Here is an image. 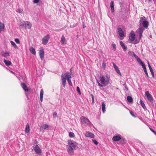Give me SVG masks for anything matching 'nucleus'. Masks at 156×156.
<instances>
[{"mask_svg": "<svg viewBox=\"0 0 156 156\" xmlns=\"http://www.w3.org/2000/svg\"><path fill=\"white\" fill-rule=\"evenodd\" d=\"M78 143L72 140L68 141V145H67V149L68 154L70 155L74 154V150H78L79 149L78 146Z\"/></svg>", "mask_w": 156, "mask_h": 156, "instance_id": "1", "label": "nucleus"}, {"mask_svg": "<svg viewBox=\"0 0 156 156\" xmlns=\"http://www.w3.org/2000/svg\"><path fill=\"white\" fill-rule=\"evenodd\" d=\"M61 77L62 78V84L64 87H65L66 86V78H67V80L69 85L71 86H72V83L70 79L71 75V73L69 72L68 71L65 74L63 73L61 75Z\"/></svg>", "mask_w": 156, "mask_h": 156, "instance_id": "2", "label": "nucleus"}, {"mask_svg": "<svg viewBox=\"0 0 156 156\" xmlns=\"http://www.w3.org/2000/svg\"><path fill=\"white\" fill-rule=\"evenodd\" d=\"M100 77L101 83L102 84H101L98 80H97V82L99 87H102L106 86L109 84L110 78L107 75L105 76L104 75H101Z\"/></svg>", "mask_w": 156, "mask_h": 156, "instance_id": "3", "label": "nucleus"}, {"mask_svg": "<svg viewBox=\"0 0 156 156\" xmlns=\"http://www.w3.org/2000/svg\"><path fill=\"white\" fill-rule=\"evenodd\" d=\"M19 27L22 29L25 28V29H30L31 27V25L29 21H23L20 23Z\"/></svg>", "mask_w": 156, "mask_h": 156, "instance_id": "4", "label": "nucleus"}, {"mask_svg": "<svg viewBox=\"0 0 156 156\" xmlns=\"http://www.w3.org/2000/svg\"><path fill=\"white\" fill-rule=\"evenodd\" d=\"M80 119L81 121L83 124H85L87 125H89L91 122L87 118L83 116H82Z\"/></svg>", "mask_w": 156, "mask_h": 156, "instance_id": "5", "label": "nucleus"}, {"mask_svg": "<svg viewBox=\"0 0 156 156\" xmlns=\"http://www.w3.org/2000/svg\"><path fill=\"white\" fill-rule=\"evenodd\" d=\"M33 147L36 154H41L42 152L41 151L37 145L36 144L34 146H33Z\"/></svg>", "mask_w": 156, "mask_h": 156, "instance_id": "6", "label": "nucleus"}, {"mask_svg": "<svg viewBox=\"0 0 156 156\" xmlns=\"http://www.w3.org/2000/svg\"><path fill=\"white\" fill-rule=\"evenodd\" d=\"M145 95L149 101L151 103L153 102V98L151 95L150 94L149 92L148 91H147L145 92Z\"/></svg>", "mask_w": 156, "mask_h": 156, "instance_id": "7", "label": "nucleus"}, {"mask_svg": "<svg viewBox=\"0 0 156 156\" xmlns=\"http://www.w3.org/2000/svg\"><path fill=\"white\" fill-rule=\"evenodd\" d=\"M49 38V35L48 34H47L42 39V44L44 45H46L48 42Z\"/></svg>", "mask_w": 156, "mask_h": 156, "instance_id": "8", "label": "nucleus"}, {"mask_svg": "<svg viewBox=\"0 0 156 156\" xmlns=\"http://www.w3.org/2000/svg\"><path fill=\"white\" fill-rule=\"evenodd\" d=\"M144 29L141 27H139L137 30V32L139 34V40H140L142 37V35L143 33L144 32Z\"/></svg>", "mask_w": 156, "mask_h": 156, "instance_id": "9", "label": "nucleus"}, {"mask_svg": "<svg viewBox=\"0 0 156 156\" xmlns=\"http://www.w3.org/2000/svg\"><path fill=\"white\" fill-rule=\"evenodd\" d=\"M39 54L41 59V60H43L44 59V51L43 48H42L41 50H39Z\"/></svg>", "mask_w": 156, "mask_h": 156, "instance_id": "10", "label": "nucleus"}, {"mask_svg": "<svg viewBox=\"0 0 156 156\" xmlns=\"http://www.w3.org/2000/svg\"><path fill=\"white\" fill-rule=\"evenodd\" d=\"M85 135L87 137H90L91 138H94V135L92 133L89 131H86L85 133Z\"/></svg>", "mask_w": 156, "mask_h": 156, "instance_id": "11", "label": "nucleus"}, {"mask_svg": "<svg viewBox=\"0 0 156 156\" xmlns=\"http://www.w3.org/2000/svg\"><path fill=\"white\" fill-rule=\"evenodd\" d=\"M145 21H146V20L145 17L143 16V17H141L139 21L140 26L141 27L142 25L144 24Z\"/></svg>", "mask_w": 156, "mask_h": 156, "instance_id": "12", "label": "nucleus"}, {"mask_svg": "<svg viewBox=\"0 0 156 156\" xmlns=\"http://www.w3.org/2000/svg\"><path fill=\"white\" fill-rule=\"evenodd\" d=\"M118 31L119 33V36L122 37H124V33L123 32V31L122 29L121 28H118Z\"/></svg>", "mask_w": 156, "mask_h": 156, "instance_id": "13", "label": "nucleus"}, {"mask_svg": "<svg viewBox=\"0 0 156 156\" xmlns=\"http://www.w3.org/2000/svg\"><path fill=\"white\" fill-rule=\"evenodd\" d=\"M1 55L3 57H5L6 58H7V57H9L10 56L9 52H5L4 51H2L1 53Z\"/></svg>", "mask_w": 156, "mask_h": 156, "instance_id": "14", "label": "nucleus"}, {"mask_svg": "<svg viewBox=\"0 0 156 156\" xmlns=\"http://www.w3.org/2000/svg\"><path fill=\"white\" fill-rule=\"evenodd\" d=\"M113 64L116 72L120 75L121 76V74L118 66H116L114 63H113Z\"/></svg>", "mask_w": 156, "mask_h": 156, "instance_id": "15", "label": "nucleus"}, {"mask_svg": "<svg viewBox=\"0 0 156 156\" xmlns=\"http://www.w3.org/2000/svg\"><path fill=\"white\" fill-rule=\"evenodd\" d=\"M121 139V137L119 135L114 136L112 138V140L114 141H118L120 140Z\"/></svg>", "mask_w": 156, "mask_h": 156, "instance_id": "16", "label": "nucleus"}, {"mask_svg": "<svg viewBox=\"0 0 156 156\" xmlns=\"http://www.w3.org/2000/svg\"><path fill=\"white\" fill-rule=\"evenodd\" d=\"M21 86L23 90L27 92L28 91V89L27 88V86L26 84L23 83H21Z\"/></svg>", "mask_w": 156, "mask_h": 156, "instance_id": "17", "label": "nucleus"}, {"mask_svg": "<svg viewBox=\"0 0 156 156\" xmlns=\"http://www.w3.org/2000/svg\"><path fill=\"white\" fill-rule=\"evenodd\" d=\"M129 38L131 41H133L135 39V35L134 33H131L130 36H129Z\"/></svg>", "mask_w": 156, "mask_h": 156, "instance_id": "18", "label": "nucleus"}, {"mask_svg": "<svg viewBox=\"0 0 156 156\" xmlns=\"http://www.w3.org/2000/svg\"><path fill=\"white\" fill-rule=\"evenodd\" d=\"M120 45L122 47L124 51H126L127 49V46H125V45L124 44L122 41H120Z\"/></svg>", "mask_w": 156, "mask_h": 156, "instance_id": "19", "label": "nucleus"}, {"mask_svg": "<svg viewBox=\"0 0 156 156\" xmlns=\"http://www.w3.org/2000/svg\"><path fill=\"white\" fill-rule=\"evenodd\" d=\"M110 6L111 9V12L113 13L114 11V1H112L110 3Z\"/></svg>", "mask_w": 156, "mask_h": 156, "instance_id": "20", "label": "nucleus"}, {"mask_svg": "<svg viewBox=\"0 0 156 156\" xmlns=\"http://www.w3.org/2000/svg\"><path fill=\"white\" fill-rule=\"evenodd\" d=\"M43 94H44V91H43V89H42L41 90L40 94V101L41 102H42L43 101Z\"/></svg>", "mask_w": 156, "mask_h": 156, "instance_id": "21", "label": "nucleus"}, {"mask_svg": "<svg viewBox=\"0 0 156 156\" xmlns=\"http://www.w3.org/2000/svg\"><path fill=\"white\" fill-rule=\"evenodd\" d=\"M3 62L6 66H9L11 64V62L9 60L4 59Z\"/></svg>", "mask_w": 156, "mask_h": 156, "instance_id": "22", "label": "nucleus"}, {"mask_svg": "<svg viewBox=\"0 0 156 156\" xmlns=\"http://www.w3.org/2000/svg\"><path fill=\"white\" fill-rule=\"evenodd\" d=\"M29 50L30 52L33 55H35L36 51L35 49L33 47H30V48Z\"/></svg>", "mask_w": 156, "mask_h": 156, "instance_id": "23", "label": "nucleus"}, {"mask_svg": "<svg viewBox=\"0 0 156 156\" xmlns=\"http://www.w3.org/2000/svg\"><path fill=\"white\" fill-rule=\"evenodd\" d=\"M30 126L28 124H27L25 129V132L26 133H28L30 132Z\"/></svg>", "mask_w": 156, "mask_h": 156, "instance_id": "24", "label": "nucleus"}, {"mask_svg": "<svg viewBox=\"0 0 156 156\" xmlns=\"http://www.w3.org/2000/svg\"><path fill=\"white\" fill-rule=\"evenodd\" d=\"M148 22L147 20L145 21L144 24H143L142 26L144 27L145 28H147L148 26Z\"/></svg>", "mask_w": 156, "mask_h": 156, "instance_id": "25", "label": "nucleus"}, {"mask_svg": "<svg viewBox=\"0 0 156 156\" xmlns=\"http://www.w3.org/2000/svg\"><path fill=\"white\" fill-rule=\"evenodd\" d=\"M66 42V40L65 38V37L64 36L62 35L61 38V43L64 44Z\"/></svg>", "mask_w": 156, "mask_h": 156, "instance_id": "26", "label": "nucleus"}, {"mask_svg": "<svg viewBox=\"0 0 156 156\" xmlns=\"http://www.w3.org/2000/svg\"><path fill=\"white\" fill-rule=\"evenodd\" d=\"M49 127V126L47 124H44L42 125V128L44 129H47V130H48V129Z\"/></svg>", "mask_w": 156, "mask_h": 156, "instance_id": "27", "label": "nucleus"}, {"mask_svg": "<svg viewBox=\"0 0 156 156\" xmlns=\"http://www.w3.org/2000/svg\"><path fill=\"white\" fill-rule=\"evenodd\" d=\"M105 105L104 102H102V112L104 113L105 112Z\"/></svg>", "mask_w": 156, "mask_h": 156, "instance_id": "28", "label": "nucleus"}, {"mask_svg": "<svg viewBox=\"0 0 156 156\" xmlns=\"http://www.w3.org/2000/svg\"><path fill=\"white\" fill-rule=\"evenodd\" d=\"M4 24L0 22V33L4 29Z\"/></svg>", "mask_w": 156, "mask_h": 156, "instance_id": "29", "label": "nucleus"}, {"mask_svg": "<svg viewBox=\"0 0 156 156\" xmlns=\"http://www.w3.org/2000/svg\"><path fill=\"white\" fill-rule=\"evenodd\" d=\"M127 100L128 101L132 103L133 102V98L131 96H128L127 97Z\"/></svg>", "mask_w": 156, "mask_h": 156, "instance_id": "30", "label": "nucleus"}, {"mask_svg": "<svg viewBox=\"0 0 156 156\" xmlns=\"http://www.w3.org/2000/svg\"><path fill=\"white\" fill-rule=\"evenodd\" d=\"M140 103L143 108L144 109H146V107L143 101L142 100H140Z\"/></svg>", "mask_w": 156, "mask_h": 156, "instance_id": "31", "label": "nucleus"}, {"mask_svg": "<svg viewBox=\"0 0 156 156\" xmlns=\"http://www.w3.org/2000/svg\"><path fill=\"white\" fill-rule=\"evenodd\" d=\"M128 53L129 54H130V53L133 54L134 57L136 59L138 58V56L133 51H130Z\"/></svg>", "mask_w": 156, "mask_h": 156, "instance_id": "32", "label": "nucleus"}, {"mask_svg": "<svg viewBox=\"0 0 156 156\" xmlns=\"http://www.w3.org/2000/svg\"><path fill=\"white\" fill-rule=\"evenodd\" d=\"M10 42L11 44L13 46V47L14 48H17V45H16L15 43L13 41H10Z\"/></svg>", "mask_w": 156, "mask_h": 156, "instance_id": "33", "label": "nucleus"}, {"mask_svg": "<svg viewBox=\"0 0 156 156\" xmlns=\"http://www.w3.org/2000/svg\"><path fill=\"white\" fill-rule=\"evenodd\" d=\"M69 135L70 137H73L75 136L74 133L72 132H70L69 133Z\"/></svg>", "mask_w": 156, "mask_h": 156, "instance_id": "34", "label": "nucleus"}, {"mask_svg": "<svg viewBox=\"0 0 156 156\" xmlns=\"http://www.w3.org/2000/svg\"><path fill=\"white\" fill-rule=\"evenodd\" d=\"M102 66L104 70H105L106 66V63L103 62L102 64Z\"/></svg>", "mask_w": 156, "mask_h": 156, "instance_id": "35", "label": "nucleus"}, {"mask_svg": "<svg viewBox=\"0 0 156 156\" xmlns=\"http://www.w3.org/2000/svg\"><path fill=\"white\" fill-rule=\"evenodd\" d=\"M53 116L54 118H55L57 116V114L56 112H53Z\"/></svg>", "mask_w": 156, "mask_h": 156, "instance_id": "36", "label": "nucleus"}, {"mask_svg": "<svg viewBox=\"0 0 156 156\" xmlns=\"http://www.w3.org/2000/svg\"><path fill=\"white\" fill-rule=\"evenodd\" d=\"M76 90L78 93L80 94H81V92L80 90V89L79 87H76Z\"/></svg>", "mask_w": 156, "mask_h": 156, "instance_id": "37", "label": "nucleus"}, {"mask_svg": "<svg viewBox=\"0 0 156 156\" xmlns=\"http://www.w3.org/2000/svg\"><path fill=\"white\" fill-rule=\"evenodd\" d=\"M15 41L17 44H19L20 43V40L18 38H16L15 39Z\"/></svg>", "mask_w": 156, "mask_h": 156, "instance_id": "38", "label": "nucleus"}, {"mask_svg": "<svg viewBox=\"0 0 156 156\" xmlns=\"http://www.w3.org/2000/svg\"><path fill=\"white\" fill-rule=\"evenodd\" d=\"M140 40L139 39V40H136L133 42V44H137L139 43Z\"/></svg>", "mask_w": 156, "mask_h": 156, "instance_id": "39", "label": "nucleus"}, {"mask_svg": "<svg viewBox=\"0 0 156 156\" xmlns=\"http://www.w3.org/2000/svg\"><path fill=\"white\" fill-rule=\"evenodd\" d=\"M144 72L145 73V74H146L147 77H149V76H148V73H147V72L146 69H144Z\"/></svg>", "mask_w": 156, "mask_h": 156, "instance_id": "40", "label": "nucleus"}, {"mask_svg": "<svg viewBox=\"0 0 156 156\" xmlns=\"http://www.w3.org/2000/svg\"><path fill=\"white\" fill-rule=\"evenodd\" d=\"M92 141L95 144V145H97L98 144V141L95 140H92Z\"/></svg>", "mask_w": 156, "mask_h": 156, "instance_id": "41", "label": "nucleus"}, {"mask_svg": "<svg viewBox=\"0 0 156 156\" xmlns=\"http://www.w3.org/2000/svg\"><path fill=\"white\" fill-rule=\"evenodd\" d=\"M112 47H113V49L115 50L116 49V45L114 44H112Z\"/></svg>", "mask_w": 156, "mask_h": 156, "instance_id": "42", "label": "nucleus"}, {"mask_svg": "<svg viewBox=\"0 0 156 156\" xmlns=\"http://www.w3.org/2000/svg\"><path fill=\"white\" fill-rule=\"evenodd\" d=\"M16 11L17 12L21 13L23 11V10L21 9H17Z\"/></svg>", "mask_w": 156, "mask_h": 156, "instance_id": "43", "label": "nucleus"}, {"mask_svg": "<svg viewBox=\"0 0 156 156\" xmlns=\"http://www.w3.org/2000/svg\"><path fill=\"white\" fill-rule=\"evenodd\" d=\"M130 113L131 114V115L133 117H135L136 116L134 115V113L131 111H130Z\"/></svg>", "mask_w": 156, "mask_h": 156, "instance_id": "44", "label": "nucleus"}, {"mask_svg": "<svg viewBox=\"0 0 156 156\" xmlns=\"http://www.w3.org/2000/svg\"><path fill=\"white\" fill-rule=\"evenodd\" d=\"M150 130L153 132L155 135H156V132L152 129L151 128H150Z\"/></svg>", "mask_w": 156, "mask_h": 156, "instance_id": "45", "label": "nucleus"}, {"mask_svg": "<svg viewBox=\"0 0 156 156\" xmlns=\"http://www.w3.org/2000/svg\"><path fill=\"white\" fill-rule=\"evenodd\" d=\"M91 97H92V103H94V96L91 94Z\"/></svg>", "mask_w": 156, "mask_h": 156, "instance_id": "46", "label": "nucleus"}, {"mask_svg": "<svg viewBox=\"0 0 156 156\" xmlns=\"http://www.w3.org/2000/svg\"><path fill=\"white\" fill-rule=\"evenodd\" d=\"M136 60H137V61L139 63H140V62H142V61H141V59H140V58H137V59H136Z\"/></svg>", "mask_w": 156, "mask_h": 156, "instance_id": "47", "label": "nucleus"}, {"mask_svg": "<svg viewBox=\"0 0 156 156\" xmlns=\"http://www.w3.org/2000/svg\"><path fill=\"white\" fill-rule=\"evenodd\" d=\"M39 0H33V2L34 3H37L39 2Z\"/></svg>", "mask_w": 156, "mask_h": 156, "instance_id": "48", "label": "nucleus"}, {"mask_svg": "<svg viewBox=\"0 0 156 156\" xmlns=\"http://www.w3.org/2000/svg\"><path fill=\"white\" fill-rule=\"evenodd\" d=\"M149 69L150 70V71L151 73L154 72L152 69V68L151 67V66L149 67Z\"/></svg>", "mask_w": 156, "mask_h": 156, "instance_id": "49", "label": "nucleus"}, {"mask_svg": "<svg viewBox=\"0 0 156 156\" xmlns=\"http://www.w3.org/2000/svg\"><path fill=\"white\" fill-rule=\"evenodd\" d=\"M142 66L144 70L146 69L145 64H144V65H142Z\"/></svg>", "mask_w": 156, "mask_h": 156, "instance_id": "50", "label": "nucleus"}, {"mask_svg": "<svg viewBox=\"0 0 156 156\" xmlns=\"http://www.w3.org/2000/svg\"><path fill=\"white\" fill-rule=\"evenodd\" d=\"M151 74L152 75V76L154 78V72H151Z\"/></svg>", "mask_w": 156, "mask_h": 156, "instance_id": "51", "label": "nucleus"}, {"mask_svg": "<svg viewBox=\"0 0 156 156\" xmlns=\"http://www.w3.org/2000/svg\"><path fill=\"white\" fill-rule=\"evenodd\" d=\"M38 2L39 3V5H41L42 4V2L41 1H39V2Z\"/></svg>", "mask_w": 156, "mask_h": 156, "instance_id": "52", "label": "nucleus"}, {"mask_svg": "<svg viewBox=\"0 0 156 156\" xmlns=\"http://www.w3.org/2000/svg\"><path fill=\"white\" fill-rule=\"evenodd\" d=\"M140 64L141 65V66L142 65H144V64L142 62H140Z\"/></svg>", "mask_w": 156, "mask_h": 156, "instance_id": "53", "label": "nucleus"}, {"mask_svg": "<svg viewBox=\"0 0 156 156\" xmlns=\"http://www.w3.org/2000/svg\"><path fill=\"white\" fill-rule=\"evenodd\" d=\"M147 64H148V67H149L150 66H151L149 62H148L147 63Z\"/></svg>", "mask_w": 156, "mask_h": 156, "instance_id": "54", "label": "nucleus"}, {"mask_svg": "<svg viewBox=\"0 0 156 156\" xmlns=\"http://www.w3.org/2000/svg\"><path fill=\"white\" fill-rule=\"evenodd\" d=\"M125 88L126 90H128V89L126 86L125 87Z\"/></svg>", "mask_w": 156, "mask_h": 156, "instance_id": "55", "label": "nucleus"}, {"mask_svg": "<svg viewBox=\"0 0 156 156\" xmlns=\"http://www.w3.org/2000/svg\"><path fill=\"white\" fill-rule=\"evenodd\" d=\"M153 0L154 1L155 4L156 5V0Z\"/></svg>", "mask_w": 156, "mask_h": 156, "instance_id": "56", "label": "nucleus"}, {"mask_svg": "<svg viewBox=\"0 0 156 156\" xmlns=\"http://www.w3.org/2000/svg\"><path fill=\"white\" fill-rule=\"evenodd\" d=\"M83 28H85V26H84V24L83 23Z\"/></svg>", "mask_w": 156, "mask_h": 156, "instance_id": "57", "label": "nucleus"}, {"mask_svg": "<svg viewBox=\"0 0 156 156\" xmlns=\"http://www.w3.org/2000/svg\"><path fill=\"white\" fill-rule=\"evenodd\" d=\"M11 73H12L13 74H15L14 72H13V71H11Z\"/></svg>", "mask_w": 156, "mask_h": 156, "instance_id": "58", "label": "nucleus"}, {"mask_svg": "<svg viewBox=\"0 0 156 156\" xmlns=\"http://www.w3.org/2000/svg\"><path fill=\"white\" fill-rule=\"evenodd\" d=\"M149 2H151L152 0H148Z\"/></svg>", "mask_w": 156, "mask_h": 156, "instance_id": "59", "label": "nucleus"}]
</instances>
